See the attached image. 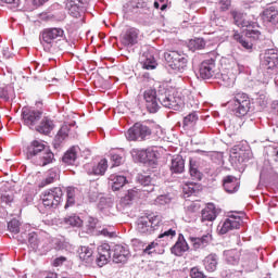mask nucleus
Returning <instances> with one entry per match:
<instances>
[{"instance_id": "1", "label": "nucleus", "mask_w": 278, "mask_h": 278, "mask_svg": "<svg viewBox=\"0 0 278 278\" xmlns=\"http://www.w3.org/2000/svg\"><path fill=\"white\" fill-rule=\"evenodd\" d=\"M229 112L237 116V118H242L249 114L251 110V98L247 93H237L233 99L227 103Z\"/></svg>"}, {"instance_id": "2", "label": "nucleus", "mask_w": 278, "mask_h": 278, "mask_svg": "<svg viewBox=\"0 0 278 278\" xmlns=\"http://www.w3.org/2000/svg\"><path fill=\"white\" fill-rule=\"evenodd\" d=\"M157 99L163 108H167L168 110H175V112H179L181 108H184V98L179 96V93H170L169 90H161L157 93Z\"/></svg>"}, {"instance_id": "3", "label": "nucleus", "mask_w": 278, "mask_h": 278, "mask_svg": "<svg viewBox=\"0 0 278 278\" xmlns=\"http://www.w3.org/2000/svg\"><path fill=\"white\" fill-rule=\"evenodd\" d=\"M62 197H64L62 188L54 187L43 191L40 199L46 210H56L60 203H62Z\"/></svg>"}, {"instance_id": "4", "label": "nucleus", "mask_w": 278, "mask_h": 278, "mask_svg": "<svg viewBox=\"0 0 278 278\" xmlns=\"http://www.w3.org/2000/svg\"><path fill=\"white\" fill-rule=\"evenodd\" d=\"M165 61L173 71H186L188 67V54L182 51H167L164 53Z\"/></svg>"}, {"instance_id": "5", "label": "nucleus", "mask_w": 278, "mask_h": 278, "mask_svg": "<svg viewBox=\"0 0 278 278\" xmlns=\"http://www.w3.org/2000/svg\"><path fill=\"white\" fill-rule=\"evenodd\" d=\"M152 131L149 126L142 123H136L126 131L125 136L129 142H142L149 140Z\"/></svg>"}, {"instance_id": "6", "label": "nucleus", "mask_w": 278, "mask_h": 278, "mask_svg": "<svg viewBox=\"0 0 278 278\" xmlns=\"http://www.w3.org/2000/svg\"><path fill=\"white\" fill-rule=\"evenodd\" d=\"M160 223H162L160 216H141L137 219V231L143 236H150V233L160 229Z\"/></svg>"}, {"instance_id": "7", "label": "nucleus", "mask_w": 278, "mask_h": 278, "mask_svg": "<svg viewBox=\"0 0 278 278\" xmlns=\"http://www.w3.org/2000/svg\"><path fill=\"white\" fill-rule=\"evenodd\" d=\"M42 118V111H38L36 109L24 106L22 109V119L26 127L29 129H36L38 123Z\"/></svg>"}, {"instance_id": "8", "label": "nucleus", "mask_w": 278, "mask_h": 278, "mask_svg": "<svg viewBox=\"0 0 278 278\" xmlns=\"http://www.w3.org/2000/svg\"><path fill=\"white\" fill-rule=\"evenodd\" d=\"M86 5V0H67L66 10L68 11L70 16H73V18H80V21H84Z\"/></svg>"}, {"instance_id": "9", "label": "nucleus", "mask_w": 278, "mask_h": 278, "mask_svg": "<svg viewBox=\"0 0 278 278\" xmlns=\"http://www.w3.org/2000/svg\"><path fill=\"white\" fill-rule=\"evenodd\" d=\"M240 223H242L240 215L230 214L218 225L217 229L219 233L225 235L228 233V231H233V229H240Z\"/></svg>"}, {"instance_id": "10", "label": "nucleus", "mask_w": 278, "mask_h": 278, "mask_svg": "<svg viewBox=\"0 0 278 278\" xmlns=\"http://www.w3.org/2000/svg\"><path fill=\"white\" fill-rule=\"evenodd\" d=\"M146 108L150 114H155L160 110V100L157 99V91L155 89H148L143 93Z\"/></svg>"}, {"instance_id": "11", "label": "nucleus", "mask_w": 278, "mask_h": 278, "mask_svg": "<svg viewBox=\"0 0 278 278\" xmlns=\"http://www.w3.org/2000/svg\"><path fill=\"white\" fill-rule=\"evenodd\" d=\"M77 134V123L72 122L70 124H63L60 130L58 131L56 136L54 137V142L56 144H62L64 142V139L68 136H72L75 138V135Z\"/></svg>"}, {"instance_id": "12", "label": "nucleus", "mask_w": 278, "mask_h": 278, "mask_svg": "<svg viewBox=\"0 0 278 278\" xmlns=\"http://www.w3.org/2000/svg\"><path fill=\"white\" fill-rule=\"evenodd\" d=\"M251 38H253V40H257V38H260V31L250 30L247 33V36H242L239 33L233 34V40L239 42V45H241V47H243V49L247 51H251V49H253V42H251Z\"/></svg>"}, {"instance_id": "13", "label": "nucleus", "mask_w": 278, "mask_h": 278, "mask_svg": "<svg viewBox=\"0 0 278 278\" xmlns=\"http://www.w3.org/2000/svg\"><path fill=\"white\" fill-rule=\"evenodd\" d=\"M119 40L124 47H134L138 45L140 40V30L137 28H128L121 34Z\"/></svg>"}, {"instance_id": "14", "label": "nucleus", "mask_w": 278, "mask_h": 278, "mask_svg": "<svg viewBox=\"0 0 278 278\" xmlns=\"http://www.w3.org/2000/svg\"><path fill=\"white\" fill-rule=\"evenodd\" d=\"M261 65L267 71H273L278 66V51L275 49L267 50L261 58Z\"/></svg>"}, {"instance_id": "15", "label": "nucleus", "mask_w": 278, "mask_h": 278, "mask_svg": "<svg viewBox=\"0 0 278 278\" xmlns=\"http://www.w3.org/2000/svg\"><path fill=\"white\" fill-rule=\"evenodd\" d=\"M201 79H212L216 75V61L214 59L204 60L199 67Z\"/></svg>"}, {"instance_id": "16", "label": "nucleus", "mask_w": 278, "mask_h": 278, "mask_svg": "<svg viewBox=\"0 0 278 278\" xmlns=\"http://www.w3.org/2000/svg\"><path fill=\"white\" fill-rule=\"evenodd\" d=\"M53 160H55V154L48 148L43 149L38 156L33 159L30 162L35 164V166H47L49 164H53Z\"/></svg>"}, {"instance_id": "17", "label": "nucleus", "mask_w": 278, "mask_h": 278, "mask_svg": "<svg viewBox=\"0 0 278 278\" xmlns=\"http://www.w3.org/2000/svg\"><path fill=\"white\" fill-rule=\"evenodd\" d=\"M64 36V29L62 28H46L41 33L42 41L46 45H53L55 40H60Z\"/></svg>"}, {"instance_id": "18", "label": "nucleus", "mask_w": 278, "mask_h": 278, "mask_svg": "<svg viewBox=\"0 0 278 278\" xmlns=\"http://www.w3.org/2000/svg\"><path fill=\"white\" fill-rule=\"evenodd\" d=\"M188 251H190V245L186 241V237L179 233L176 243L170 248V253L176 257H181Z\"/></svg>"}, {"instance_id": "19", "label": "nucleus", "mask_w": 278, "mask_h": 278, "mask_svg": "<svg viewBox=\"0 0 278 278\" xmlns=\"http://www.w3.org/2000/svg\"><path fill=\"white\" fill-rule=\"evenodd\" d=\"M140 61L142 68L146 71H154V68H157V61L153 55V48L144 51L140 58Z\"/></svg>"}, {"instance_id": "20", "label": "nucleus", "mask_w": 278, "mask_h": 278, "mask_svg": "<svg viewBox=\"0 0 278 278\" xmlns=\"http://www.w3.org/2000/svg\"><path fill=\"white\" fill-rule=\"evenodd\" d=\"M111 257H112V252L110 249V244L104 243L98 247V257L96 262L100 268L105 266V264L110 262Z\"/></svg>"}, {"instance_id": "21", "label": "nucleus", "mask_w": 278, "mask_h": 278, "mask_svg": "<svg viewBox=\"0 0 278 278\" xmlns=\"http://www.w3.org/2000/svg\"><path fill=\"white\" fill-rule=\"evenodd\" d=\"M129 249L125 245L117 244L113 249V262L115 264H125L129 260Z\"/></svg>"}, {"instance_id": "22", "label": "nucleus", "mask_w": 278, "mask_h": 278, "mask_svg": "<svg viewBox=\"0 0 278 278\" xmlns=\"http://www.w3.org/2000/svg\"><path fill=\"white\" fill-rule=\"evenodd\" d=\"M46 148L48 147L42 141L34 140L29 143V146L26 149V157L31 162Z\"/></svg>"}, {"instance_id": "23", "label": "nucleus", "mask_w": 278, "mask_h": 278, "mask_svg": "<svg viewBox=\"0 0 278 278\" xmlns=\"http://www.w3.org/2000/svg\"><path fill=\"white\" fill-rule=\"evenodd\" d=\"M54 127L55 124L53 123V119L45 116L38 122L37 126L35 127V131H38V134H42L43 136H49V132L53 131Z\"/></svg>"}, {"instance_id": "24", "label": "nucleus", "mask_w": 278, "mask_h": 278, "mask_svg": "<svg viewBox=\"0 0 278 278\" xmlns=\"http://www.w3.org/2000/svg\"><path fill=\"white\" fill-rule=\"evenodd\" d=\"M216 79H219L220 86L231 88L236 84V74L229 70H224L220 74H215Z\"/></svg>"}, {"instance_id": "25", "label": "nucleus", "mask_w": 278, "mask_h": 278, "mask_svg": "<svg viewBox=\"0 0 278 278\" xmlns=\"http://www.w3.org/2000/svg\"><path fill=\"white\" fill-rule=\"evenodd\" d=\"M223 188L228 194H233L240 190V180L235 176H225L223 179Z\"/></svg>"}, {"instance_id": "26", "label": "nucleus", "mask_w": 278, "mask_h": 278, "mask_svg": "<svg viewBox=\"0 0 278 278\" xmlns=\"http://www.w3.org/2000/svg\"><path fill=\"white\" fill-rule=\"evenodd\" d=\"M241 266L249 270H255L257 268V255L250 252L241 253Z\"/></svg>"}, {"instance_id": "27", "label": "nucleus", "mask_w": 278, "mask_h": 278, "mask_svg": "<svg viewBox=\"0 0 278 278\" xmlns=\"http://www.w3.org/2000/svg\"><path fill=\"white\" fill-rule=\"evenodd\" d=\"M263 21L274 27H278V10L275 7H269L263 11Z\"/></svg>"}, {"instance_id": "28", "label": "nucleus", "mask_w": 278, "mask_h": 278, "mask_svg": "<svg viewBox=\"0 0 278 278\" xmlns=\"http://www.w3.org/2000/svg\"><path fill=\"white\" fill-rule=\"evenodd\" d=\"M85 168L88 175H105V170H108V160L103 159L97 165L86 164Z\"/></svg>"}, {"instance_id": "29", "label": "nucleus", "mask_w": 278, "mask_h": 278, "mask_svg": "<svg viewBox=\"0 0 278 278\" xmlns=\"http://www.w3.org/2000/svg\"><path fill=\"white\" fill-rule=\"evenodd\" d=\"M224 257L227 264H230L231 266H238V264L241 262L240 257H242V252L238 249L226 250L224 251Z\"/></svg>"}, {"instance_id": "30", "label": "nucleus", "mask_w": 278, "mask_h": 278, "mask_svg": "<svg viewBox=\"0 0 278 278\" xmlns=\"http://www.w3.org/2000/svg\"><path fill=\"white\" fill-rule=\"evenodd\" d=\"M137 181L142 186L141 192H153L155 190V180L151 176L139 175Z\"/></svg>"}, {"instance_id": "31", "label": "nucleus", "mask_w": 278, "mask_h": 278, "mask_svg": "<svg viewBox=\"0 0 278 278\" xmlns=\"http://www.w3.org/2000/svg\"><path fill=\"white\" fill-rule=\"evenodd\" d=\"M93 253H94V245H91V247L83 245L78 250L79 260H81L86 264H91L92 260H94V257L92 256Z\"/></svg>"}, {"instance_id": "32", "label": "nucleus", "mask_w": 278, "mask_h": 278, "mask_svg": "<svg viewBox=\"0 0 278 278\" xmlns=\"http://www.w3.org/2000/svg\"><path fill=\"white\" fill-rule=\"evenodd\" d=\"M202 216L201 222L202 223H213V220H216V206L214 204L210 203L206 205L205 208L202 210Z\"/></svg>"}, {"instance_id": "33", "label": "nucleus", "mask_w": 278, "mask_h": 278, "mask_svg": "<svg viewBox=\"0 0 278 278\" xmlns=\"http://www.w3.org/2000/svg\"><path fill=\"white\" fill-rule=\"evenodd\" d=\"M186 170V161L181 155H176L172 159L170 172L176 175H181Z\"/></svg>"}, {"instance_id": "34", "label": "nucleus", "mask_w": 278, "mask_h": 278, "mask_svg": "<svg viewBox=\"0 0 278 278\" xmlns=\"http://www.w3.org/2000/svg\"><path fill=\"white\" fill-rule=\"evenodd\" d=\"M190 241L192 242L195 251L199 249H205V247H207V244H210L212 241V235L207 233L202 237H191Z\"/></svg>"}, {"instance_id": "35", "label": "nucleus", "mask_w": 278, "mask_h": 278, "mask_svg": "<svg viewBox=\"0 0 278 278\" xmlns=\"http://www.w3.org/2000/svg\"><path fill=\"white\" fill-rule=\"evenodd\" d=\"M203 265L205 270H207V273H214L216 268H218V255L208 254L203 260Z\"/></svg>"}, {"instance_id": "36", "label": "nucleus", "mask_w": 278, "mask_h": 278, "mask_svg": "<svg viewBox=\"0 0 278 278\" xmlns=\"http://www.w3.org/2000/svg\"><path fill=\"white\" fill-rule=\"evenodd\" d=\"M142 197V191L138 188H134L127 191L125 197L122 198V203L124 205H130L131 201H136V199H140Z\"/></svg>"}, {"instance_id": "37", "label": "nucleus", "mask_w": 278, "mask_h": 278, "mask_svg": "<svg viewBox=\"0 0 278 278\" xmlns=\"http://www.w3.org/2000/svg\"><path fill=\"white\" fill-rule=\"evenodd\" d=\"M198 122L199 113H197V111H193L184 117L182 127L185 129H192V127H194V125H197Z\"/></svg>"}, {"instance_id": "38", "label": "nucleus", "mask_w": 278, "mask_h": 278, "mask_svg": "<svg viewBox=\"0 0 278 278\" xmlns=\"http://www.w3.org/2000/svg\"><path fill=\"white\" fill-rule=\"evenodd\" d=\"M110 181L112 184V190H121L125 184H127V178L125 176L112 175L110 176Z\"/></svg>"}, {"instance_id": "39", "label": "nucleus", "mask_w": 278, "mask_h": 278, "mask_svg": "<svg viewBox=\"0 0 278 278\" xmlns=\"http://www.w3.org/2000/svg\"><path fill=\"white\" fill-rule=\"evenodd\" d=\"M77 194V189L73 187H68L66 189V203H65V210H68V207H73L75 205V197Z\"/></svg>"}, {"instance_id": "40", "label": "nucleus", "mask_w": 278, "mask_h": 278, "mask_svg": "<svg viewBox=\"0 0 278 278\" xmlns=\"http://www.w3.org/2000/svg\"><path fill=\"white\" fill-rule=\"evenodd\" d=\"M189 173L193 181H201V179H203V174H201L197 167V163L192 160L189 163Z\"/></svg>"}, {"instance_id": "41", "label": "nucleus", "mask_w": 278, "mask_h": 278, "mask_svg": "<svg viewBox=\"0 0 278 278\" xmlns=\"http://www.w3.org/2000/svg\"><path fill=\"white\" fill-rule=\"evenodd\" d=\"M55 179H58V170L50 169L47 174V177L39 184V188L51 186Z\"/></svg>"}, {"instance_id": "42", "label": "nucleus", "mask_w": 278, "mask_h": 278, "mask_svg": "<svg viewBox=\"0 0 278 278\" xmlns=\"http://www.w3.org/2000/svg\"><path fill=\"white\" fill-rule=\"evenodd\" d=\"M77 160V152L75 151V148L70 149L62 157V161L64 164H68L70 166H73L75 164V161Z\"/></svg>"}, {"instance_id": "43", "label": "nucleus", "mask_w": 278, "mask_h": 278, "mask_svg": "<svg viewBox=\"0 0 278 278\" xmlns=\"http://www.w3.org/2000/svg\"><path fill=\"white\" fill-rule=\"evenodd\" d=\"M198 190H199V185L194 182H187L182 187V192L185 197H192V194H197Z\"/></svg>"}, {"instance_id": "44", "label": "nucleus", "mask_w": 278, "mask_h": 278, "mask_svg": "<svg viewBox=\"0 0 278 278\" xmlns=\"http://www.w3.org/2000/svg\"><path fill=\"white\" fill-rule=\"evenodd\" d=\"M231 16L235 21L237 27H247V22H244V14L239 11H231Z\"/></svg>"}, {"instance_id": "45", "label": "nucleus", "mask_w": 278, "mask_h": 278, "mask_svg": "<svg viewBox=\"0 0 278 278\" xmlns=\"http://www.w3.org/2000/svg\"><path fill=\"white\" fill-rule=\"evenodd\" d=\"M130 153L134 160L142 162L143 164L147 163V150L132 149Z\"/></svg>"}, {"instance_id": "46", "label": "nucleus", "mask_w": 278, "mask_h": 278, "mask_svg": "<svg viewBox=\"0 0 278 278\" xmlns=\"http://www.w3.org/2000/svg\"><path fill=\"white\" fill-rule=\"evenodd\" d=\"M185 210L187 214H194L199 212V210H201V202L200 201L187 202Z\"/></svg>"}, {"instance_id": "47", "label": "nucleus", "mask_w": 278, "mask_h": 278, "mask_svg": "<svg viewBox=\"0 0 278 278\" xmlns=\"http://www.w3.org/2000/svg\"><path fill=\"white\" fill-rule=\"evenodd\" d=\"M65 225H71V227H81L83 220L77 215H72L68 217H65Z\"/></svg>"}, {"instance_id": "48", "label": "nucleus", "mask_w": 278, "mask_h": 278, "mask_svg": "<svg viewBox=\"0 0 278 278\" xmlns=\"http://www.w3.org/2000/svg\"><path fill=\"white\" fill-rule=\"evenodd\" d=\"M28 244L30 249H33L34 251L38 249V244H40V241L38 240V233L36 232L28 233Z\"/></svg>"}, {"instance_id": "49", "label": "nucleus", "mask_w": 278, "mask_h": 278, "mask_svg": "<svg viewBox=\"0 0 278 278\" xmlns=\"http://www.w3.org/2000/svg\"><path fill=\"white\" fill-rule=\"evenodd\" d=\"M8 230L11 233H18L21 231V222H18V219H16V218L9 222L8 223Z\"/></svg>"}, {"instance_id": "50", "label": "nucleus", "mask_w": 278, "mask_h": 278, "mask_svg": "<svg viewBox=\"0 0 278 278\" xmlns=\"http://www.w3.org/2000/svg\"><path fill=\"white\" fill-rule=\"evenodd\" d=\"M157 247H160L157 244V242L152 241L151 243H149L148 245H146V248L143 249V255H153V253H156Z\"/></svg>"}, {"instance_id": "51", "label": "nucleus", "mask_w": 278, "mask_h": 278, "mask_svg": "<svg viewBox=\"0 0 278 278\" xmlns=\"http://www.w3.org/2000/svg\"><path fill=\"white\" fill-rule=\"evenodd\" d=\"M155 160H157V152H155L153 149H147L146 162H152L153 164H155Z\"/></svg>"}, {"instance_id": "52", "label": "nucleus", "mask_w": 278, "mask_h": 278, "mask_svg": "<svg viewBox=\"0 0 278 278\" xmlns=\"http://www.w3.org/2000/svg\"><path fill=\"white\" fill-rule=\"evenodd\" d=\"M111 161L113 162V166H121L123 164V156L116 152H111Z\"/></svg>"}, {"instance_id": "53", "label": "nucleus", "mask_w": 278, "mask_h": 278, "mask_svg": "<svg viewBox=\"0 0 278 278\" xmlns=\"http://www.w3.org/2000/svg\"><path fill=\"white\" fill-rule=\"evenodd\" d=\"M217 8L220 12H227L231 8V0H219Z\"/></svg>"}, {"instance_id": "54", "label": "nucleus", "mask_w": 278, "mask_h": 278, "mask_svg": "<svg viewBox=\"0 0 278 278\" xmlns=\"http://www.w3.org/2000/svg\"><path fill=\"white\" fill-rule=\"evenodd\" d=\"M191 278H207L205 274L199 267H192L190 269Z\"/></svg>"}, {"instance_id": "55", "label": "nucleus", "mask_w": 278, "mask_h": 278, "mask_svg": "<svg viewBox=\"0 0 278 278\" xmlns=\"http://www.w3.org/2000/svg\"><path fill=\"white\" fill-rule=\"evenodd\" d=\"M97 227V218L88 217L87 219V233H93Z\"/></svg>"}, {"instance_id": "56", "label": "nucleus", "mask_w": 278, "mask_h": 278, "mask_svg": "<svg viewBox=\"0 0 278 278\" xmlns=\"http://www.w3.org/2000/svg\"><path fill=\"white\" fill-rule=\"evenodd\" d=\"M12 90L2 89L0 91V99H3L4 101H10V99H12Z\"/></svg>"}, {"instance_id": "57", "label": "nucleus", "mask_w": 278, "mask_h": 278, "mask_svg": "<svg viewBox=\"0 0 278 278\" xmlns=\"http://www.w3.org/2000/svg\"><path fill=\"white\" fill-rule=\"evenodd\" d=\"M175 236H177V232L173 229H168V230L164 231L163 233H161L159 236V238H167L169 240H173V238H175Z\"/></svg>"}, {"instance_id": "58", "label": "nucleus", "mask_w": 278, "mask_h": 278, "mask_svg": "<svg viewBox=\"0 0 278 278\" xmlns=\"http://www.w3.org/2000/svg\"><path fill=\"white\" fill-rule=\"evenodd\" d=\"M155 203L159 205H166L170 203V198H168V195H159L155 200Z\"/></svg>"}, {"instance_id": "59", "label": "nucleus", "mask_w": 278, "mask_h": 278, "mask_svg": "<svg viewBox=\"0 0 278 278\" xmlns=\"http://www.w3.org/2000/svg\"><path fill=\"white\" fill-rule=\"evenodd\" d=\"M14 201V195L13 194H3L1 195V203L2 205H10Z\"/></svg>"}, {"instance_id": "60", "label": "nucleus", "mask_w": 278, "mask_h": 278, "mask_svg": "<svg viewBox=\"0 0 278 278\" xmlns=\"http://www.w3.org/2000/svg\"><path fill=\"white\" fill-rule=\"evenodd\" d=\"M101 236H104L105 238H114V228L110 227V228H103L100 231Z\"/></svg>"}, {"instance_id": "61", "label": "nucleus", "mask_w": 278, "mask_h": 278, "mask_svg": "<svg viewBox=\"0 0 278 278\" xmlns=\"http://www.w3.org/2000/svg\"><path fill=\"white\" fill-rule=\"evenodd\" d=\"M193 47L194 49H203L205 47V40H203L202 38L193 40Z\"/></svg>"}, {"instance_id": "62", "label": "nucleus", "mask_w": 278, "mask_h": 278, "mask_svg": "<svg viewBox=\"0 0 278 278\" xmlns=\"http://www.w3.org/2000/svg\"><path fill=\"white\" fill-rule=\"evenodd\" d=\"M98 207L99 210H105L106 207H110V203L108 202V199L101 198L98 204Z\"/></svg>"}, {"instance_id": "63", "label": "nucleus", "mask_w": 278, "mask_h": 278, "mask_svg": "<svg viewBox=\"0 0 278 278\" xmlns=\"http://www.w3.org/2000/svg\"><path fill=\"white\" fill-rule=\"evenodd\" d=\"M64 262H66V257L61 256L54 260L53 262V266H62V264H64Z\"/></svg>"}, {"instance_id": "64", "label": "nucleus", "mask_w": 278, "mask_h": 278, "mask_svg": "<svg viewBox=\"0 0 278 278\" xmlns=\"http://www.w3.org/2000/svg\"><path fill=\"white\" fill-rule=\"evenodd\" d=\"M243 162H249L253 157V153L251 151H247L242 153Z\"/></svg>"}]
</instances>
